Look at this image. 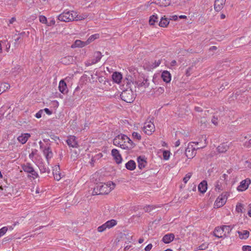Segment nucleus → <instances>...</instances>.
Returning a JSON list of instances; mask_svg holds the SVG:
<instances>
[{
    "instance_id": "3",
    "label": "nucleus",
    "mask_w": 251,
    "mask_h": 251,
    "mask_svg": "<svg viewBox=\"0 0 251 251\" xmlns=\"http://www.w3.org/2000/svg\"><path fill=\"white\" fill-rule=\"evenodd\" d=\"M115 186V183L111 181L106 183H100L94 188L92 194L93 195L108 194L114 189Z\"/></svg>"
},
{
    "instance_id": "10",
    "label": "nucleus",
    "mask_w": 251,
    "mask_h": 251,
    "mask_svg": "<svg viewBox=\"0 0 251 251\" xmlns=\"http://www.w3.org/2000/svg\"><path fill=\"white\" fill-rule=\"evenodd\" d=\"M143 130L148 135H151L155 130V126L151 121H147L144 124Z\"/></svg>"
},
{
    "instance_id": "51",
    "label": "nucleus",
    "mask_w": 251,
    "mask_h": 251,
    "mask_svg": "<svg viewBox=\"0 0 251 251\" xmlns=\"http://www.w3.org/2000/svg\"><path fill=\"white\" fill-rule=\"evenodd\" d=\"M242 205L241 204L239 203L236 205V210L238 212H241L242 211Z\"/></svg>"
},
{
    "instance_id": "20",
    "label": "nucleus",
    "mask_w": 251,
    "mask_h": 251,
    "mask_svg": "<svg viewBox=\"0 0 251 251\" xmlns=\"http://www.w3.org/2000/svg\"><path fill=\"white\" fill-rule=\"evenodd\" d=\"M175 238V235L173 233L165 234L162 238V241L165 244H169L172 242Z\"/></svg>"
},
{
    "instance_id": "41",
    "label": "nucleus",
    "mask_w": 251,
    "mask_h": 251,
    "mask_svg": "<svg viewBox=\"0 0 251 251\" xmlns=\"http://www.w3.org/2000/svg\"><path fill=\"white\" fill-rule=\"evenodd\" d=\"M39 21L43 24H47V18L45 16H43V15L40 16Z\"/></svg>"
},
{
    "instance_id": "36",
    "label": "nucleus",
    "mask_w": 251,
    "mask_h": 251,
    "mask_svg": "<svg viewBox=\"0 0 251 251\" xmlns=\"http://www.w3.org/2000/svg\"><path fill=\"white\" fill-rule=\"evenodd\" d=\"M158 21V17L157 15H152L150 17L149 24L150 25H154Z\"/></svg>"
},
{
    "instance_id": "1",
    "label": "nucleus",
    "mask_w": 251,
    "mask_h": 251,
    "mask_svg": "<svg viewBox=\"0 0 251 251\" xmlns=\"http://www.w3.org/2000/svg\"><path fill=\"white\" fill-rule=\"evenodd\" d=\"M113 143L114 145L126 151L131 150L135 146V144L127 135L122 133L115 137Z\"/></svg>"
},
{
    "instance_id": "13",
    "label": "nucleus",
    "mask_w": 251,
    "mask_h": 251,
    "mask_svg": "<svg viewBox=\"0 0 251 251\" xmlns=\"http://www.w3.org/2000/svg\"><path fill=\"white\" fill-rule=\"evenodd\" d=\"M22 169L24 172L31 174V176L35 179L38 177L37 173L34 171L31 164L26 163L22 166Z\"/></svg>"
},
{
    "instance_id": "16",
    "label": "nucleus",
    "mask_w": 251,
    "mask_h": 251,
    "mask_svg": "<svg viewBox=\"0 0 251 251\" xmlns=\"http://www.w3.org/2000/svg\"><path fill=\"white\" fill-rule=\"evenodd\" d=\"M226 0H215L214 5V10L216 12L220 11L224 7Z\"/></svg>"
},
{
    "instance_id": "64",
    "label": "nucleus",
    "mask_w": 251,
    "mask_h": 251,
    "mask_svg": "<svg viewBox=\"0 0 251 251\" xmlns=\"http://www.w3.org/2000/svg\"><path fill=\"white\" fill-rule=\"evenodd\" d=\"M221 19H225V18L226 16H225V15L224 14H222V15H221Z\"/></svg>"
},
{
    "instance_id": "55",
    "label": "nucleus",
    "mask_w": 251,
    "mask_h": 251,
    "mask_svg": "<svg viewBox=\"0 0 251 251\" xmlns=\"http://www.w3.org/2000/svg\"><path fill=\"white\" fill-rule=\"evenodd\" d=\"M16 18L15 17H12L9 21V24H12L16 21Z\"/></svg>"
},
{
    "instance_id": "30",
    "label": "nucleus",
    "mask_w": 251,
    "mask_h": 251,
    "mask_svg": "<svg viewBox=\"0 0 251 251\" xmlns=\"http://www.w3.org/2000/svg\"><path fill=\"white\" fill-rule=\"evenodd\" d=\"M169 20L165 18V16H164L161 19L159 23V25L162 27H166L169 24Z\"/></svg>"
},
{
    "instance_id": "17",
    "label": "nucleus",
    "mask_w": 251,
    "mask_h": 251,
    "mask_svg": "<svg viewBox=\"0 0 251 251\" xmlns=\"http://www.w3.org/2000/svg\"><path fill=\"white\" fill-rule=\"evenodd\" d=\"M67 143L69 146L72 148H77V143L76 140V138L74 136H70L67 140Z\"/></svg>"
},
{
    "instance_id": "18",
    "label": "nucleus",
    "mask_w": 251,
    "mask_h": 251,
    "mask_svg": "<svg viewBox=\"0 0 251 251\" xmlns=\"http://www.w3.org/2000/svg\"><path fill=\"white\" fill-rule=\"evenodd\" d=\"M87 46L86 42L82 41L80 40H76L74 43L71 45V47L72 49H75L77 48H83Z\"/></svg>"
},
{
    "instance_id": "21",
    "label": "nucleus",
    "mask_w": 251,
    "mask_h": 251,
    "mask_svg": "<svg viewBox=\"0 0 251 251\" xmlns=\"http://www.w3.org/2000/svg\"><path fill=\"white\" fill-rule=\"evenodd\" d=\"M161 78L166 83H169L172 78L171 75L168 71H164L161 74Z\"/></svg>"
},
{
    "instance_id": "28",
    "label": "nucleus",
    "mask_w": 251,
    "mask_h": 251,
    "mask_svg": "<svg viewBox=\"0 0 251 251\" xmlns=\"http://www.w3.org/2000/svg\"><path fill=\"white\" fill-rule=\"evenodd\" d=\"M237 233L238 234L239 238L241 239H247L249 237L250 234L249 231L247 230L238 231Z\"/></svg>"
},
{
    "instance_id": "58",
    "label": "nucleus",
    "mask_w": 251,
    "mask_h": 251,
    "mask_svg": "<svg viewBox=\"0 0 251 251\" xmlns=\"http://www.w3.org/2000/svg\"><path fill=\"white\" fill-rule=\"evenodd\" d=\"M195 110L198 112H201L202 111L201 108L200 107H195Z\"/></svg>"
},
{
    "instance_id": "8",
    "label": "nucleus",
    "mask_w": 251,
    "mask_h": 251,
    "mask_svg": "<svg viewBox=\"0 0 251 251\" xmlns=\"http://www.w3.org/2000/svg\"><path fill=\"white\" fill-rule=\"evenodd\" d=\"M121 97L123 100L127 103H131L135 98L133 92L131 90L124 91L121 94Z\"/></svg>"
},
{
    "instance_id": "32",
    "label": "nucleus",
    "mask_w": 251,
    "mask_h": 251,
    "mask_svg": "<svg viewBox=\"0 0 251 251\" xmlns=\"http://www.w3.org/2000/svg\"><path fill=\"white\" fill-rule=\"evenodd\" d=\"M10 85L8 83L0 82V94L10 88Z\"/></svg>"
},
{
    "instance_id": "12",
    "label": "nucleus",
    "mask_w": 251,
    "mask_h": 251,
    "mask_svg": "<svg viewBox=\"0 0 251 251\" xmlns=\"http://www.w3.org/2000/svg\"><path fill=\"white\" fill-rule=\"evenodd\" d=\"M251 183V180L249 178H246L242 180L239 185L237 187V190L238 192H243L246 190Z\"/></svg>"
},
{
    "instance_id": "7",
    "label": "nucleus",
    "mask_w": 251,
    "mask_h": 251,
    "mask_svg": "<svg viewBox=\"0 0 251 251\" xmlns=\"http://www.w3.org/2000/svg\"><path fill=\"white\" fill-rule=\"evenodd\" d=\"M118 224V222L115 219H111L106 221L102 225L99 226L97 228V231L99 232H102L105 231L107 229H110Z\"/></svg>"
},
{
    "instance_id": "54",
    "label": "nucleus",
    "mask_w": 251,
    "mask_h": 251,
    "mask_svg": "<svg viewBox=\"0 0 251 251\" xmlns=\"http://www.w3.org/2000/svg\"><path fill=\"white\" fill-rule=\"evenodd\" d=\"M202 138L203 139V140L204 141V143L203 146H201L200 148L204 147H205L207 145V143L206 142V136L205 135L204 136H202Z\"/></svg>"
},
{
    "instance_id": "46",
    "label": "nucleus",
    "mask_w": 251,
    "mask_h": 251,
    "mask_svg": "<svg viewBox=\"0 0 251 251\" xmlns=\"http://www.w3.org/2000/svg\"><path fill=\"white\" fill-rule=\"evenodd\" d=\"M243 251H251V246L245 245L242 247Z\"/></svg>"
},
{
    "instance_id": "49",
    "label": "nucleus",
    "mask_w": 251,
    "mask_h": 251,
    "mask_svg": "<svg viewBox=\"0 0 251 251\" xmlns=\"http://www.w3.org/2000/svg\"><path fill=\"white\" fill-rule=\"evenodd\" d=\"M43 111L46 112V113L48 115H50L52 114V112L50 111L49 108H45L43 109Z\"/></svg>"
},
{
    "instance_id": "62",
    "label": "nucleus",
    "mask_w": 251,
    "mask_h": 251,
    "mask_svg": "<svg viewBox=\"0 0 251 251\" xmlns=\"http://www.w3.org/2000/svg\"><path fill=\"white\" fill-rule=\"evenodd\" d=\"M179 18L180 19H187V16H185V15H180V16H179Z\"/></svg>"
},
{
    "instance_id": "39",
    "label": "nucleus",
    "mask_w": 251,
    "mask_h": 251,
    "mask_svg": "<svg viewBox=\"0 0 251 251\" xmlns=\"http://www.w3.org/2000/svg\"><path fill=\"white\" fill-rule=\"evenodd\" d=\"M192 176V173H187L184 177L183 179V181L185 184L187 183V182L188 181V180L190 179L191 177Z\"/></svg>"
},
{
    "instance_id": "57",
    "label": "nucleus",
    "mask_w": 251,
    "mask_h": 251,
    "mask_svg": "<svg viewBox=\"0 0 251 251\" xmlns=\"http://www.w3.org/2000/svg\"><path fill=\"white\" fill-rule=\"evenodd\" d=\"M180 142L179 140H177L175 143V147H177L180 145Z\"/></svg>"
},
{
    "instance_id": "40",
    "label": "nucleus",
    "mask_w": 251,
    "mask_h": 251,
    "mask_svg": "<svg viewBox=\"0 0 251 251\" xmlns=\"http://www.w3.org/2000/svg\"><path fill=\"white\" fill-rule=\"evenodd\" d=\"M133 137L138 140H141V135L137 132H133L132 134Z\"/></svg>"
},
{
    "instance_id": "35",
    "label": "nucleus",
    "mask_w": 251,
    "mask_h": 251,
    "mask_svg": "<svg viewBox=\"0 0 251 251\" xmlns=\"http://www.w3.org/2000/svg\"><path fill=\"white\" fill-rule=\"evenodd\" d=\"M209 246V243L207 242H204L201 245H200L199 246H198L197 248L195 249V251H197L199 250H204L208 248Z\"/></svg>"
},
{
    "instance_id": "59",
    "label": "nucleus",
    "mask_w": 251,
    "mask_h": 251,
    "mask_svg": "<svg viewBox=\"0 0 251 251\" xmlns=\"http://www.w3.org/2000/svg\"><path fill=\"white\" fill-rule=\"evenodd\" d=\"M178 19V17L176 15H173L172 16V19L174 21H176Z\"/></svg>"
},
{
    "instance_id": "31",
    "label": "nucleus",
    "mask_w": 251,
    "mask_h": 251,
    "mask_svg": "<svg viewBox=\"0 0 251 251\" xmlns=\"http://www.w3.org/2000/svg\"><path fill=\"white\" fill-rule=\"evenodd\" d=\"M74 61L73 57L72 56H67L61 58V62L64 64H69Z\"/></svg>"
},
{
    "instance_id": "11",
    "label": "nucleus",
    "mask_w": 251,
    "mask_h": 251,
    "mask_svg": "<svg viewBox=\"0 0 251 251\" xmlns=\"http://www.w3.org/2000/svg\"><path fill=\"white\" fill-rule=\"evenodd\" d=\"M227 176L226 174H224L220 177V179L217 180L215 185L216 191L220 192L224 189L226 185L225 180Z\"/></svg>"
},
{
    "instance_id": "27",
    "label": "nucleus",
    "mask_w": 251,
    "mask_h": 251,
    "mask_svg": "<svg viewBox=\"0 0 251 251\" xmlns=\"http://www.w3.org/2000/svg\"><path fill=\"white\" fill-rule=\"evenodd\" d=\"M229 149V146L226 143L220 144L217 147V151L220 153H224Z\"/></svg>"
},
{
    "instance_id": "48",
    "label": "nucleus",
    "mask_w": 251,
    "mask_h": 251,
    "mask_svg": "<svg viewBox=\"0 0 251 251\" xmlns=\"http://www.w3.org/2000/svg\"><path fill=\"white\" fill-rule=\"evenodd\" d=\"M192 68L191 67H189L186 70L185 74L187 76H189L191 74Z\"/></svg>"
},
{
    "instance_id": "9",
    "label": "nucleus",
    "mask_w": 251,
    "mask_h": 251,
    "mask_svg": "<svg viewBox=\"0 0 251 251\" xmlns=\"http://www.w3.org/2000/svg\"><path fill=\"white\" fill-rule=\"evenodd\" d=\"M133 84L135 88H137L142 91H144L145 89L148 88L150 85L148 79L145 78L135 81Z\"/></svg>"
},
{
    "instance_id": "50",
    "label": "nucleus",
    "mask_w": 251,
    "mask_h": 251,
    "mask_svg": "<svg viewBox=\"0 0 251 251\" xmlns=\"http://www.w3.org/2000/svg\"><path fill=\"white\" fill-rule=\"evenodd\" d=\"M161 60H155L153 64V67L155 68V67L159 66L160 65V64H161Z\"/></svg>"
},
{
    "instance_id": "44",
    "label": "nucleus",
    "mask_w": 251,
    "mask_h": 251,
    "mask_svg": "<svg viewBox=\"0 0 251 251\" xmlns=\"http://www.w3.org/2000/svg\"><path fill=\"white\" fill-rule=\"evenodd\" d=\"M244 146L247 148H250L251 147V139L248 140V141H246L244 143Z\"/></svg>"
},
{
    "instance_id": "23",
    "label": "nucleus",
    "mask_w": 251,
    "mask_h": 251,
    "mask_svg": "<svg viewBox=\"0 0 251 251\" xmlns=\"http://www.w3.org/2000/svg\"><path fill=\"white\" fill-rule=\"evenodd\" d=\"M58 89L59 91L63 94H65L67 92V84L64 80H61L60 81L59 83Z\"/></svg>"
},
{
    "instance_id": "47",
    "label": "nucleus",
    "mask_w": 251,
    "mask_h": 251,
    "mask_svg": "<svg viewBox=\"0 0 251 251\" xmlns=\"http://www.w3.org/2000/svg\"><path fill=\"white\" fill-rule=\"evenodd\" d=\"M211 122L212 123V124H213L215 126H217L218 124V118L217 117H215V116H214L212 120H211Z\"/></svg>"
},
{
    "instance_id": "29",
    "label": "nucleus",
    "mask_w": 251,
    "mask_h": 251,
    "mask_svg": "<svg viewBox=\"0 0 251 251\" xmlns=\"http://www.w3.org/2000/svg\"><path fill=\"white\" fill-rule=\"evenodd\" d=\"M126 167L129 170L133 171L136 168V163L133 160H129L126 164Z\"/></svg>"
},
{
    "instance_id": "45",
    "label": "nucleus",
    "mask_w": 251,
    "mask_h": 251,
    "mask_svg": "<svg viewBox=\"0 0 251 251\" xmlns=\"http://www.w3.org/2000/svg\"><path fill=\"white\" fill-rule=\"evenodd\" d=\"M165 91L164 88L163 87H159L156 89V93L159 94H163Z\"/></svg>"
},
{
    "instance_id": "14",
    "label": "nucleus",
    "mask_w": 251,
    "mask_h": 251,
    "mask_svg": "<svg viewBox=\"0 0 251 251\" xmlns=\"http://www.w3.org/2000/svg\"><path fill=\"white\" fill-rule=\"evenodd\" d=\"M111 155L117 164H120L122 163L123 159L119 151L117 149H113L111 151Z\"/></svg>"
},
{
    "instance_id": "61",
    "label": "nucleus",
    "mask_w": 251,
    "mask_h": 251,
    "mask_svg": "<svg viewBox=\"0 0 251 251\" xmlns=\"http://www.w3.org/2000/svg\"><path fill=\"white\" fill-rule=\"evenodd\" d=\"M217 47L216 46H212L210 48V50H217Z\"/></svg>"
},
{
    "instance_id": "60",
    "label": "nucleus",
    "mask_w": 251,
    "mask_h": 251,
    "mask_svg": "<svg viewBox=\"0 0 251 251\" xmlns=\"http://www.w3.org/2000/svg\"><path fill=\"white\" fill-rule=\"evenodd\" d=\"M176 61L175 60H172V61H171V65L172 66H175V65H176Z\"/></svg>"
},
{
    "instance_id": "24",
    "label": "nucleus",
    "mask_w": 251,
    "mask_h": 251,
    "mask_svg": "<svg viewBox=\"0 0 251 251\" xmlns=\"http://www.w3.org/2000/svg\"><path fill=\"white\" fill-rule=\"evenodd\" d=\"M122 75L119 72H114L112 75L113 80L116 83L119 84L122 79Z\"/></svg>"
},
{
    "instance_id": "53",
    "label": "nucleus",
    "mask_w": 251,
    "mask_h": 251,
    "mask_svg": "<svg viewBox=\"0 0 251 251\" xmlns=\"http://www.w3.org/2000/svg\"><path fill=\"white\" fill-rule=\"evenodd\" d=\"M55 24V21L54 19H52L48 23H47V24L48 26H51V25H54Z\"/></svg>"
},
{
    "instance_id": "56",
    "label": "nucleus",
    "mask_w": 251,
    "mask_h": 251,
    "mask_svg": "<svg viewBox=\"0 0 251 251\" xmlns=\"http://www.w3.org/2000/svg\"><path fill=\"white\" fill-rule=\"evenodd\" d=\"M34 152H33V151H32L31 153H30L29 154V157L31 159L33 160V157H34Z\"/></svg>"
},
{
    "instance_id": "25",
    "label": "nucleus",
    "mask_w": 251,
    "mask_h": 251,
    "mask_svg": "<svg viewBox=\"0 0 251 251\" xmlns=\"http://www.w3.org/2000/svg\"><path fill=\"white\" fill-rule=\"evenodd\" d=\"M102 57V55L100 52L96 51L94 53L93 57L90 64H94L100 61Z\"/></svg>"
},
{
    "instance_id": "38",
    "label": "nucleus",
    "mask_w": 251,
    "mask_h": 251,
    "mask_svg": "<svg viewBox=\"0 0 251 251\" xmlns=\"http://www.w3.org/2000/svg\"><path fill=\"white\" fill-rule=\"evenodd\" d=\"M170 152L168 151H164L163 152V157L164 160H167L169 159L170 156Z\"/></svg>"
},
{
    "instance_id": "5",
    "label": "nucleus",
    "mask_w": 251,
    "mask_h": 251,
    "mask_svg": "<svg viewBox=\"0 0 251 251\" xmlns=\"http://www.w3.org/2000/svg\"><path fill=\"white\" fill-rule=\"evenodd\" d=\"M199 142H190L185 150V154L188 159L193 158L196 154V150L200 148L196 147L199 144Z\"/></svg>"
},
{
    "instance_id": "52",
    "label": "nucleus",
    "mask_w": 251,
    "mask_h": 251,
    "mask_svg": "<svg viewBox=\"0 0 251 251\" xmlns=\"http://www.w3.org/2000/svg\"><path fill=\"white\" fill-rule=\"evenodd\" d=\"M152 248V245L151 244H148L145 248L146 251H150Z\"/></svg>"
},
{
    "instance_id": "22",
    "label": "nucleus",
    "mask_w": 251,
    "mask_h": 251,
    "mask_svg": "<svg viewBox=\"0 0 251 251\" xmlns=\"http://www.w3.org/2000/svg\"><path fill=\"white\" fill-rule=\"evenodd\" d=\"M43 152L47 160L50 159L53 156L51 149L49 147L44 148L43 149Z\"/></svg>"
},
{
    "instance_id": "63",
    "label": "nucleus",
    "mask_w": 251,
    "mask_h": 251,
    "mask_svg": "<svg viewBox=\"0 0 251 251\" xmlns=\"http://www.w3.org/2000/svg\"><path fill=\"white\" fill-rule=\"evenodd\" d=\"M144 240L143 238H140L138 240V242L140 243V244H141L143 242H144Z\"/></svg>"
},
{
    "instance_id": "26",
    "label": "nucleus",
    "mask_w": 251,
    "mask_h": 251,
    "mask_svg": "<svg viewBox=\"0 0 251 251\" xmlns=\"http://www.w3.org/2000/svg\"><path fill=\"white\" fill-rule=\"evenodd\" d=\"M207 189V184L206 181L205 180H203L199 184L198 186V189L199 191L202 193H204L206 191Z\"/></svg>"
},
{
    "instance_id": "19",
    "label": "nucleus",
    "mask_w": 251,
    "mask_h": 251,
    "mask_svg": "<svg viewBox=\"0 0 251 251\" xmlns=\"http://www.w3.org/2000/svg\"><path fill=\"white\" fill-rule=\"evenodd\" d=\"M30 136L31 135L29 133H22L18 137L17 139L19 142L22 144H24L27 142V140L30 137Z\"/></svg>"
},
{
    "instance_id": "37",
    "label": "nucleus",
    "mask_w": 251,
    "mask_h": 251,
    "mask_svg": "<svg viewBox=\"0 0 251 251\" xmlns=\"http://www.w3.org/2000/svg\"><path fill=\"white\" fill-rule=\"evenodd\" d=\"M138 162V167L139 169H141L144 168L146 164V161L144 160L143 159L141 158V157H139L137 159Z\"/></svg>"
},
{
    "instance_id": "33",
    "label": "nucleus",
    "mask_w": 251,
    "mask_h": 251,
    "mask_svg": "<svg viewBox=\"0 0 251 251\" xmlns=\"http://www.w3.org/2000/svg\"><path fill=\"white\" fill-rule=\"evenodd\" d=\"M157 4L160 6H167L171 4L170 0H157L156 1Z\"/></svg>"
},
{
    "instance_id": "2",
    "label": "nucleus",
    "mask_w": 251,
    "mask_h": 251,
    "mask_svg": "<svg viewBox=\"0 0 251 251\" xmlns=\"http://www.w3.org/2000/svg\"><path fill=\"white\" fill-rule=\"evenodd\" d=\"M87 16L86 14L78 15L76 12L71 11L64 12L60 14L58 17V19L60 21L68 22L72 21L82 20L86 19Z\"/></svg>"
},
{
    "instance_id": "15",
    "label": "nucleus",
    "mask_w": 251,
    "mask_h": 251,
    "mask_svg": "<svg viewBox=\"0 0 251 251\" xmlns=\"http://www.w3.org/2000/svg\"><path fill=\"white\" fill-rule=\"evenodd\" d=\"M52 174L55 179L57 181L62 178V175L60 173V167L59 165H55L52 169Z\"/></svg>"
},
{
    "instance_id": "6",
    "label": "nucleus",
    "mask_w": 251,
    "mask_h": 251,
    "mask_svg": "<svg viewBox=\"0 0 251 251\" xmlns=\"http://www.w3.org/2000/svg\"><path fill=\"white\" fill-rule=\"evenodd\" d=\"M228 196L229 195L226 192L222 193L218 197L215 201L214 207L215 208H218L224 206L226 202Z\"/></svg>"
},
{
    "instance_id": "43",
    "label": "nucleus",
    "mask_w": 251,
    "mask_h": 251,
    "mask_svg": "<svg viewBox=\"0 0 251 251\" xmlns=\"http://www.w3.org/2000/svg\"><path fill=\"white\" fill-rule=\"evenodd\" d=\"M44 113L43 110L41 109L37 113L35 114V117L37 119H39L42 117L43 114Z\"/></svg>"
},
{
    "instance_id": "34",
    "label": "nucleus",
    "mask_w": 251,
    "mask_h": 251,
    "mask_svg": "<svg viewBox=\"0 0 251 251\" xmlns=\"http://www.w3.org/2000/svg\"><path fill=\"white\" fill-rule=\"evenodd\" d=\"M99 37H100V35L98 33L94 34L91 35L88 38L87 41H86L87 45H88L91 43H92V42L95 41L96 39L99 38Z\"/></svg>"
},
{
    "instance_id": "42",
    "label": "nucleus",
    "mask_w": 251,
    "mask_h": 251,
    "mask_svg": "<svg viewBox=\"0 0 251 251\" xmlns=\"http://www.w3.org/2000/svg\"><path fill=\"white\" fill-rule=\"evenodd\" d=\"M7 227L4 226L0 229V237L3 236L7 231Z\"/></svg>"
},
{
    "instance_id": "4",
    "label": "nucleus",
    "mask_w": 251,
    "mask_h": 251,
    "mask_svg": "<svg viewBox=\"0 0 251 251\" xmlns=\"http://www.w3.org/2000/svg\"><path fill=\"white\" fill-rule=\"evenodd\" d=\"M232 229L231 226H222L216 227L214 231V235L219 238L227 237Z\"/></svg>"
}]
</instances>
